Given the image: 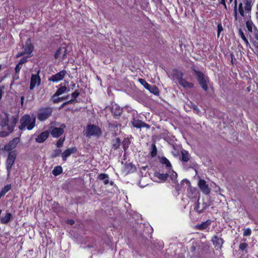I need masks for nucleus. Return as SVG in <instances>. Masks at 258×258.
I'll return each mask as SVG.
<instances>
[{
	"mask_svg": "<svg viewBox=\"0 0 258 258\" xmlns=\"http://www.w3.org/2000/svg\"><path fill=\"white\" fill-rule=\"evenodd\" d=\"M3 115L0 116V125L2 128L6 127L7 131L0 132V137H6L13 132L14 128L18 121V115L12 116L10 120L9 114L6 112H3Z\"/></svg>",
	"mask_w": 258,
	"mask_h": 258,
	"instance_id": "1",
	"label": "nucleus"
},
{
	"mask_svg": "<svg viewBox=\"0 0 258 258\" xmlns=\"http://www.w3.org/2000/svg\"><path fill=\"white\" fill-rule=\"evenodd\" d=\"M36 117H31L28 114H25L21 117L20 121V125L19 128L20 130H25L26 128L28 130H32L35 125Z\"/></svg>",
	"mask_w": 258,
	"mask_h": 258,
	"instance_id": "2",
	"label": "nucleus"
},
{
	"mask_svg": "<svg viewBox=\"0 0 258 258\" xmlns=\"http://www.w3.org/2000/svg\"><path fill=\"white\" fill-rule=\"evenodd\" d=\"M192 71L196 77L200 85L205 91H207L208 89V83H209V79L202 72L197 70L194 67H191Z\"/></svg>",
	"mask_w": 258,
	"mask_h": 258,
	"instance_id": "3",
	"label": "nucleus"
},
{
	"mask_svg": "<svg viewBox=\"0 0 258 258\" xmlns=\"http://www.w3.org/2000/svg\"><path fill=\"white\" fill-rule=\"evenodd\" d=\"M53 109L51 107L40 108L37 111V117L41 121H44L49 118L52 115Z\"/></svg>",
	"mask_w": 258,
	"mask_h": 258,
	"instance_id": "4",
	"label": "nucleus"
},
{
	"mask_svg": "<svg viewBox=\"0 0 258 258\" xmlns=\"http://www.w3.org/2000/svg\"><path fill=\"white\" fill-rule=\"evenodd\" d=\"M17 155V152L16 150L9 152L8 154L6 162L8 176H9L10 174L12 167L15 163Z\"/></svg>",
	"mask_w": 258,
	"mask_h": 258,
	"instance_id": "5",
	"label": "nucleus"
},
{
	"mask_svg": "<svg viewBox=\"0 0 258 258\" xmlns=\"http://www.w3.org/2000/svg\"><path fill=\"white\" fill-rule=\"evenodd\" d=\"M102 134L101 129L97 125L89 124L86 128V136L87 137L96 136L100 137Z\"/></svg>",
	"mask_w": 258,
	"mask_h": 258,
	"instance_id": "6",
	"label": "nucleus"
},
{
	"mask_svg": "<svg viewBox=\"0 0 258 258\" xmlns=\"http://www.w3.org/2000/svg\"><path fill=\"white\" fill-rule=\"evenodd\" d=\"M69 52L68 47L66 45L61 46L54 54V58L60 59L62 61L65 60L67 57V54Z\"/></svg>",
	"mask_w": 258,
	"mask_h": 258,
	"instance_id": "7",
	"label": "nucleus"
},
{
	"mask_svg": "<svg viewBox=\"0 0 258 258\" xmlns=\"http://www.w3.org/2000/svg\"><path fill=\"white\" fill-rule=\"evenodd\" d=\"M66 127V125L63 123L61 124L59 127L54 126H50L48 131L49 134L54 138H58L63 133V129Z\"/></svg>",
	"mask_w": 258,
	"mask_h": 258,
	"instance_id": "8",
	"label": "nucleus"
},
{
	"mask_svg": "<svg viewBox=\"0 0 258 258\" xmlns=\"http://www.w3.org/2000/svg\"><path fill=\"white\" fill-rule=\"evenodd\" d=\"M182 183L185 182L188 186L187 196L191 199H196L198 195L199 196V193L196 188L191 187L189 181L186 179H184L182 181Z\"/></svg>",
	"mask_w": 258,
	"mask_h": 258,
	"instance_id": "9",
	"label": "nucleus"
},
{
	"mask_svg": "<svg viewBox=\"0 0 258 258\" xmlns=\"http://www.w3.org/2000/svg\"><path fill=\"white\" fill-rule=\"evenodd\" d=\"M139 82L142 84L144 87L149 90L151 93L154 94V95H158L159 93V91L158 88L155 85H151L148 84L145 80L143 79H139Z\"/></svg>",
	"mask_w": 258,
	"mask_h": 258,
	"instance_id": "10",
	"label": "nucleus"
},
{
	"mask_svg": "<svg viewBox=\"0 0 258 258\" xmlns=\"http://www.w3.org/2000/svg\"><path fill=\"white\" fill-rule=\"evenodd\" d=\"M20 140L19 138H15L13 140L10 141L8 144L5 145L3 150L10 152L13 151L12 150L16 147L17 144L20 142Z\"/></svg>",
	"mask_w": 258,
	"mask_h": 258,
	"instance_id": "11",
	"label": "nucleus"
},
{
	"mask_svg": "<svg viewBox=\"0 0 258 258\" xmlns=\"http://www.w3.org/2000/svg\"><path fill=\"white\" fill-rule=\"evenodd\" d=\"M23 49H24L23 52L25 54L31 55L30 54L33 51L34 46L32 44L30 38H28L27 39V41L25 42V44L23 46Z\"/></svg>",
	"mask_w": 258,
	"mask_h": 258,
	"instance_id": "12",
	"label": "nucleus"
},
{
	"mask_svg": "<svg viewBox=\"0 0 258 258\" xmlns=\"http://www.w3.org/2000/svg\"><path fill=\"white\" fill-rule=\"evenodd\" d=\"M66 73L67 72L65 70H62L56 74L52 75L48 79V80L53 82H57L61 81L63 79Z\"/></svg>",
	"mask_w": 258,
	"mask_h": 258,
	"instance_id": "13",
	"label": "nucleus"
},
{
	"mask_svg": "<svg viewBox=\"0 0 258 258\" xmlns=\"http://www.w3.org/2000/svg\"><path fill=\"white\" fill-rule=\"evenodd\" d=\"M211 241L216 249H221L224 242L221 237L217 235H214L212 238Z\"/></svg>",
	"mask_w": 258,
	"mask_h": 258,
	"instance_id": "14",
	"label": "nucleus"
},
{
	"mask_svg": "<svg viewBox=\"0 0 258 258\" xmlns=\"http://www.w3.org/2000/svg\"><path fill=\"white\" fill-rule=\"evenodd\" d=\"M198 185L202 192L205 195H208L210 192V188L209 185L206 184L204 179H200L199 181Z\"/></svg>",
	"mask_w": 258,
	"mask_h": 258,
	"instance_id": "15",
	"label": "nucleus"
},
{
	"mask_svg": "<svg viewBox=\"0 0 258 258\" xmlns=\"http://www.w3.org/2000/svg\"><path fill=\"white\" fill-rule=\"evenodd\" d=\"M132 123L134 127L138 128H140L141 127L149 128L150 127V125L149 124H147L141 120L136 119L135 118L132 119Z\"/></svg>",
	"mask_w": 258,
	"mask_h": 258,
	"instance_id": "16",
	"label": "nucleus"
},
{
	"mask_svg": "<svg viewBox=\"0 0 258 258\" xmlns=\"http://www.w3.org/2000/svg\"><path fill=\"white\" fill-rule=\"evenodd\" d=\"M40 78L38 74L34 75L32 74L31 77L30 81V90H33L35 87L36 85H39L40 83Z\"/></svg>",
	"mask_w": 258,
	"mask_h": 258,
	"instance_id": "17",
	"label": "nucleus"
},
{
	"mask_svg": "<svg viewBox=\"0 0 258 258\" xmlns=\"http://www.w3.org/2000/svg\"><path fill=\"white\" fill-rule=\"evenodd\" d=\"M111 112L114 117L117 118L118 116H120L122 112V109L117 104L113 105L111 107Z\"/></svg>",
	"mask_w": 258,
	"mask_h": 258,
	"instance_id": "18",
	"label": "nucleus"
},
{
	"mask_svg": "<svg viewBox=\"0 0 258 258\" xmlns=\"http://www.w3.org/2000/svg\"><path fill=\"white\" fill-rule=\"evenodd\" d=\"M49 135L48 130L41 133L36 138V142L39 143L44 142L48 138Z\"/></svg>",
	"mask_w": 258,
	"mask_h": 258,
	"instance_id": "19",
	"label": "nucleus"
},
{
	"mask_svg": "<svg viewBox=\"0 0 258 258\" xmlns=\"http://www.w3.org/2000/svg\"><path fill=\"white\" fill-rule=\"evenodd\" d=\"M77 152V148L76 147L69 148L66 150L62 154L61 157L62 160L66 161L67 158L70 156L72 154Z\"/></svg>",
	"mask_w": 258,
	"mask_h": 258,
	"instance_id": "20",
	"label": "nucleus"
},
{
	"mask_svg": "<svg viewBox=\"0 0 258 258\" xmlns=\"http://www.w3.org/2000/svg\"><path fill=\"white\" fill-rule=\"evenodd\" d=\"M12 219V215L9 212H7L6 214L3 215L1 218L0 222L2 224H7Z\"/></svg>",
	"mask_w": 258,
	"mask_h": 258,
	"instance_id": "21",
	"label": "nucleus"
},
{
	"mask_svg": "<svg viewBox=\"0 0 258 258\" xmlns=\"http://www.w3.org/2000/svg\"><path fill=\"white\" fill-rule=\"evenodd\" d=\"M244 6V10L246 13L250 14L251 13V8L253 5V0H242Z\"/></svg>",
	"mask_w": 258,
	"mask_h": 258,
	"instance_id": "22",
	"label": "nucleus"
},
{
	"mask_svg": "<svg viewBox=\"0 0 258 258\" xmlns=\"http://www.w3.org/2000/svg\"><path fill=\"white\" fill-rule=\"evenodd\" d=\"M172 75L174 79H176L178 83L183 79V73L177 69H174L173 70Z\"/></svg>",
	"mask_w": 258,
	"mask_h": 258,
	"instance_id": "23",
	"label": "nucleus"
},
{
	"mask_svg": "<svg viewBox=\"0 0 258 258\" xmlns=\"http://www.w3.org/2000/svg\"><path fill=\"white\" fill-rule=\"evenodd\" d=\"M211 224V221L210 220H207V221L202 223L200 224L197 225L196 228L199 230H204L206 229Z\"/></svg>",
	"mask_w": 258,
	"mask_h": 258,
	"instance_id": "24",
	"label": "nucleus"
},
{
	"mask_svg": "<svg viewBox=\"0 0 258 258\" xmlns=\"http://www.w3.org/2000/svg\"><path fill=\"white\" fill-rule=\"evenodd\" d=\"M69 89H68V88L65 86H61L60 88H59L56 91V92L54 94V95L52 96V97H55L56 96H58L63 93H64L66 92H69Z\"/></svg>",
	"mask_w": 258,
	"mask_h": 258,
	"instance_id": "25",
	"label": "nucleus"
},
{
	"mask_svg": "<svg viewBox=\"0 0 258 258\" xmlns=\"http://www.w3.org/2000/svg\"><path fill=\"white\" fill-rule=\"evenodd\" d=\"M98 179L103 181L105 185L109 183V175L106 173H101L98 175Z\"/></svg>",
	"mask_w": 258,
	"mask_h": 258,
	"instance_id": "26",
	"label": "nucleus"
},
{
	"mask_svg": "<svg viewBox=\"0 0 258 258\" xmlns=\"http://www.w3.org/2000/svg\"><path fill=\"white\" fill-rule=\"evenodd\" d=\"M179 84L185 88H192L194 86L193 83L188 82L184 79L179 82Z\"/></svg>",
	"mask_w": 258,
	"mask_h": 258,
	"instance_id": "27",
	"label": "nucleus"
},
{
	"mask_svg": "<svg viewBox=\"0 0 258 258\" xmlns=\"http://www.w3.org/2000/svg\"><path fill=\"white\" fill-rule=\"evenodd\" d=\"M121 141L118 138H116L112 140V149L114 150H117L120 145Z\"/></svg>",
	"mask_w": 258,
	"mask_h": 258,
	"instance_id": "28",
	"label": "nucleus"
},
{
	"mask_svg": "<svg viewBox=\"0 0 258 258\" xmlns=\"http://www.w3.org/2000/svg\"><path fill=\"white\" fill-rule=\"evenodd\" d=\"M238 34L241 37L242 39L244 41L246 46L249 47V48H250V49H252L251 48L250 45L248 41V40L247 39V38L245 36L243 32V31L242 30V29L241 28H239L238 29Z\"/></svg>",
	"mask_w": 258,
	"mask_h": 258,
	"instance_id": "29",
	"label": "nucleus"
},
{
	"mask_svg": "<svg viewBox=\"0 0 258 258\" xmlns=\"http://www.w3.org/2000/svg\"><path fill=\"white\" fill-rule=\"evenodd\" d=\"M190 157V155L187 151L184 150L181 151V161L182 162H187L189 160Z\"/></svg>",
	"mask_w": 258,
	"mask_h": 258,
	"instance_id": "30",
	"label": "nucleus"
},
{
	"mask_svg": "<svg viewBox=\"0 0 258 258\" xmlns=\"http://www.w3.org/2000/svg\"><path fill=\"white\" fill-rule=\"evenodd\" d=\"M160 162L162 164L165 165L166 168L170 170L171 169V167H172L170 161L165 157H162L161 158Z\"/></svg>",
	"mask_w": 258,
	"mask_h": 258,
	"instance_id": "31",
	"label": "nucleus"
},
{
	"mask_svg": "<svg viewBox=\"0 0 258 258\" xmlns=\"http://www.w3.org/2000/svg\"><path fill=\"white\" fill-rule=\"evenodd\" d=\"M154 175L155 177L158 178L160 180L162 181H165L168 176H169V174L168 173H160L159 172H155L154 173Z\"/></svg>",
	"mask_w": 258,
	"mask_h": 258,
	"instance_id": "32",
	"label": "nucleus"
},
{
	"mask_svg": "<svg viewBox=\"0 0 258 258\" xmlns=\"http://www.w3.org/2000/svg\"><path fill=\"white\" fill-rule=\"evenodd\" d=\"M62 172V168L60 166H55L52 170V174L54 176H57L61 174Z\"/></svg>",
	"mask_w": 258,
	"mask_h": 258,
	"instance_id": "33",
	"label": "nucleus"
},
{
	"mask_svg": "<svg viewBox=\"0 0 258 258\" xmlns=\"http://www.w3.org/2000/svg\"><path fill=\"white\" fill-rule=\"evenodd\" d=\"M11 184H7L5 186L4 188L2 189V190L0 191V196H4L11 189Z\"/></svg>",
	"mask_w": 258,
	"mask_h": 258,
	"instance_id": "34",
	"label": "nucleus"
},
{
	"mask_svg": "<svg viewBox=\"0 0 258 258\" xmlns=\"http://www.w3.org/2000/svg\"><path fill=\"white\" fill-rule=\"evenodd\" d=\"M150 154L152 157H154L157 155V149L155 143L152 144L151 145Z\"/></svg>",
	"mask_w": 258,
	"mask_h": 258,
	"instance_id": "35",
	"label": "nucleus"
},
{
	"mask_svg": "<svg viewBox=\"0 0 258 258\" xmlns=\"http://www.w3.org/2000/svg\"><path fill=\"white\" fill-rule=\"evenodd\" d=\"M125 168L128 171H134L136 169V166L131 163H125Z\"/></svg>",
	"mask_w": 258,
	"mask_h": 258,
	"instance_id": "36",
	"label": "nucleus"
},
{
	"mask_svg": "<svg viewBox=\"0 0 258 258\" xmlns=\"http://www.w3.org/2000/svg\"><path fill=\"white\" fill-rule=\"evenodd\" d=\"M199 200H200V196H198V200L197 202L195 203V206L194 208V210L197 211L198 213L201 214L203 213L202 209L200 208V203H199Z\"/></svg>",
	"mask_w": 258,
	"mask_h": 258,
	"instance_id": "37",
	"label": "nucleus"
},
{
	"mask_svg": "<svg viewBox=\"0 0 258 258\" xmlns=\"http://www.w3.org/2000/svg\"><path fill=\"white\" fill-rule=\"evenodd\" d=\"M246 26L248 31L250 32H252V27L254 26V24L251 20H247L246 22Z\"/></svg>",
	"mask_w": 258,
	"mask_h": 258,
	"instance_id": "38",
	"label": "nucleus"
},
{
	"mask_svg": "<svg viewBox=\"0 0 258 258\" xmlns=\"http://www.w3.org/2000/svg\"><path fill=\"white\" fill-rule=\"evenodd\" d=\"M172 181V182L176 183L177 182V173L174 172L173 170L171 171V173L169 175Z\"/></svg>",
	"mask_w": 258,
	"mask_h": 258,
	"instance_id": "39",
	"label": "nucleus"
},
{
	"mask_svg": "<svg viewBox=\"0 0 258 258\" xmlns=\"http://www.w3.org/2000/svg\"><path fill=\"white\" fill-rule=\"evenodd\" d=\"M190 107L193 109V110L196 113L198 114L200 112V110L198 108V106L192 102H190Z\"/></svg>",
	"mask_w": 258,
	"mask_h": 258,
	"instance_id": "40",
	"label": "nucleus"
},
{
	"mask_svg": "<svg viewBox=\"0 0 258 258\" xmlns=\"http://www.w3.org/2000/svg\"><path fill=\"white\" fill-rule=\"evenodd\" d=\"M69 98V95H67L66 96L62 97H58L57 98L54 99L53 100V102L54 103H58L63 100L68 99Z\"/></svg>",
	"mask_w": 258,
	"mask_h": 258,
	"instance_id": "41",
	"label": "nucleus"
},
{
	"mask_svg": "<svg viewBox=\"0 0 258 258\" xmlns=\"http://www.w3.org/2000/svg\"><path fill=\"white\" fill-rule=\"evenodd\" d=\"M61 152V150L59 149H56L54 150L51 155V158H54L57 157L60 155Z\"/></svg>",
	"mask_w": 258,
	"mask_h": 258,
	"instance_id": "42",
	"label": "nucleus"
},
{
	"mask_svg": "<svg viewBox=\"0 0 258 258\" xmlns=\"http://www.w3.org/2000/svg\"><path fill=\"white\" fill-rule=\"evenodd\" d=\"M31 56L32 55H27L23 57L22 59L20 60L18 63H19V64L22 65L23 64L26 63L28 61V58Z\"/></svg>",
	"mask_w": 258,
	"mask_h": 258,
	"instance_id": "43",
	"label": "nucleus"
},
{
	"mask_svg": "<svg viewBox=\"0 0 258 258\" xmlns=\"http://www.w3.org/2000/svg\"><path fill=\"white\" fill-rule=\"evenodd\" d=\"M239 12L242 17L244 16V11L243 8V5L242 3H240L238 8Z\"/></svg>",
	"mask_w": 258,
	"mask_h": 258,
	"instance_id": "44",
	"label": "nucleus"
},
{
	"mask_svg": "<svg viewBox=\"0 0 258 258\" xmlns=\"http://www.w3.org/2000/svg\"><path fill=\"white\" fill-rule=\"evenodd\" d=\"M223 27L221 23H219L217 25V35L218 37H219L220 33L223 31Z\"/></svg>",
	"mask_w": 258,
	"mask_h": 258,
	"instance_id": "45",
	"label": "nucleus"
},
{
	"mask_svg": "<svg viewBox=\"0 0 258 258\" xmlns=\"http://www.w3.org/2000/svg\"><path fill=\"white\" fill-rule=\"evenodd\" d=\"M80 91L78 90H77L76 91H75L72 94V97L74 98L73 99H75V101H76V99L77 97H78L80 95Z\"/></svg>",
	"mask_w": 258,
	"mask_h": 258,
	"instance_id": "46",
	"label": "nucleus"
},
{
	"mask_svg": "<svg viewBox=\"0 0 258 258\" xmlns=\"http://www.w3.org/2000/svg\"><path fill=\"white\" fill-rule=\"evenodd\" d=\"M251 233V231L250 228H247L246 229H244L243 232V236H249Z\"/></svg>",
	"mask_w": 258,
	"mask_h": 258,
	"instance_id": "47",
	"label": "nucleus"
},
{
	"mask_svg": "<svg viewBox=\"0 0 258 258\" xmlns=\"http://www.w3.org/2000/svg\"><path fill=\"white\" fill-rule=\"evenodd\" d=\"M234 18L236 20L237 19V0H234Z\"/></svg>",
	"mask_w": 258,
	"mask_h": 258,
	"instance_id": "48",
	"label": "nucleus"
},
{
	"mask_svg": "<svg viewBox=\"0 0 258 258\" xmlns=\"http://www.w3.org/2000/svg\"><path fill=\"white\" fill-rule=\"evenodd\" d=\"M64 140V139H61V138L59 139L57 143H56V146L58 147V148H60L62 146V144H63V141Z\"/></svg>",
	"mask_w": 258,
	"mask_h": 258,
	"instance_id": "49",
	"label": "nucleus"
},
{
	"mask_svg": "<svg viewBox=\"0 0 258 258\" xmlns=\"http://www.w3.org/2000/svg\"><path fill=\"white\" fill-rule=\"evenodd\" d=\"M247 246L248 245L246 243H241L239 245V249L241 250H244Z\"/></svg>",
	"mask_w": 258,
	"mask_h": 258,
	"instance_id": "50",
	"label": "nucleus"
},
{
	"mask_svg": "<svg viewBox=\"0 0 258 258\" xmlns=\"http://www.w3.org/2000/svg\"><path fill=\"white\" fill-rule=\"evenodd\" d=\"M209 205H208L207 204V203L206 202H203L202 203V210H203V212H204V211L207 209L208 207H209Z\"/></svg>",
	"mask_w": 258,
	"mask_h": 258,
	"instance_id": "51",
	"label": "nucleus"
},
{
	"mask_svg": "<svg viewBox=\"0 0 258 258\" xmlns=\"http://www.w3.org/2000/svg\"><path fill=\"white\" fill-rule=\"evenodd\" d=\"M200 246L199 245H192V246L190 248V251L192 252H195L197 248H199Z\"/></svg>",
	"mask_w": 258,
	"mask_h": 258,
	"instance_id": "52",
	"label": "nucleus"
},
{
	"mask_svg": "<svg viewBox=\"0 0 258 258\" xmlns=\"http://www.w3.org/2000/svg\"><path fill=\"white\" fill-rule=\"evenodd\" d=\"M21 66H22V65L19 64V63H18V64L16 65V67H15V72H16V73H17V74L19 73L20 71V70H21Z\"/></svg>",
	"mask_w": 258,
	"mask_h": 258,
	"instance_id": "53",
	"label": "nucleus"
},
{
	"mask_svg": "<svg viewBox=\"0 0 258 258\" xmlns=\"http://www.w3.org/2000/svg\"><path fill=\"white\" fill-rule=\"evenodd\" d=\"M197 166H198V165H197V164L196 163H195V162H192L191 163V162L190 164V166H189V167L196 170V169L197 168Z\"/></svg>",
	"mask_w": 258,
	"mask_h": 258,
	"instance_id": "54",
	"label": "nucleus"
},
{
	"mask_svg": "<svg viewBox=\"0 0 258 258\" xmlns=\"http://www.w3.org/2000/svg\"><path fill=\"white\" fill-rule=\"evenodd\" d=\"M24 55H26L24 52L23 51L22 52H19L18 54H17V55H16V58H19L21 56H22Z\"/></svg>",
	"mask_w": 258,
	"mask_h": 258,
	"instance_id": "55",
	"label": "nucleus"
},
{
	"mask_svg": "<svg viewBox=\"0 0 258 258\" xmlns=\"http://www.w3.org/2000/svg\"><path fill=\"white\" fill-rule=\"evenodd\" d=\"M75 102V99H72L68 101L65 102V103L66 104V105H68L70 104H72V103H74Z\"/></svg>",
	"mask_w": 258,
	"mask_h": 258,
	"instance_id": "56",
	"label": "nucleus"
},
{
	"mask_svg": "<svg viewBox=\"0 0 258 258\" xmlns=\"http://www.w3.org/2000/svg\"><path fill=\"white\" fill-rule=\"evenodd\" d=\"M220 4L223 5L224 6V7L226 9H227L226 5L225 3V0H220Z\"/></svg>",
	"mask_w": 258,
	"mask_h": 258,
	"instance_id": "57",
	"label": "nucleus"
},
{
	"mask_svg": "<svg viewBox=\"0 0 258 258\" xmlns=\"http://www.w3.org/2000/svg\"><path fill=\"white\" fill-rule=\"evenodd\" d=\"M172 153H173V155L175 157L178 156L179 155L178 152L175 150H174V151L172 152Z\"/></svg>",
	"mask_w": 258,
	"mask_h": 258,
	"instance_id": "58",
	"label": "nucleus"
},
{
	"mask_svg": "<svg viewBox=\"0 0 258 258\" xmlns=\"http://www.w3.org/2000/svg\"><path fill=\"white\" fill-rule=\"evenodd\" d=\"M67 223H68V224H69L70 225H73L74 224L75 222L74 220L70 219V220H68Z\"/></svg>",
	"mask_w": 258,
	"mask_h": 258,
	"instance_id": "59",
	"label": "nucleus"
},
{
	"mask_svg": "<svg viewBox=\"0 0 258 258\" xmlns=\"http://www.w3.org/2000/svg\"><path fill=\"white\" fill-rule=\"evenodd\" d=\"M66 105H66V104L65 103V102H64L63 103H62V104H61V105L59 107L58 109H59V110H60V109H62V108H63V107L64 106H66Z\"/></svg>",
	"mask_w": 258,
	"mask_h": 258,
	"instance_id": "60",
	"label": "nucleus"
},
{
	"mask_svg": "<svg viewBox=\"0 0 258 258\" xmlns=\"http://www.w3.org/2000/svg\"><path fill=\"white\" fill-rule=\"evenodd\" d=\"M175 189H176V190L177 191H179L180 190V186L179 185L177 184L176 187H175Z\"/></svg>",
	"mask_w": 258,
	"mask_h": 258,
	"instance_id": "61",
	"label": "nucleus"
},
{
	"mask_svg": "<svg viewBox=\"0 0 258 258\" xmlns=\"http://www.w3.org/2000/svg\"><path fill=\"white\" fill-rule=\"evenodd\" d=\"M253 44L254 45V46L256 48V46L258 45V42H256V41H253Z\"/></svg>",
	"mask_w": 258,
	"mask_h": 258,
	"instance_id": "62",
	"label": "nucleus"
},
{
	"mask_svg": "<svg viewBox=\"0 0 258 258\" xmlns=\"http://www.w3.org/2000/svg\"><path fill=\"white\" fill-rule=\"evenodd\" d=\"M24 99V96H22V97H21V104H22V105H23V104Z\"/></svg>",
	"mask_w": 258,
	"mask_h": 258,
	"instance_id": "63",
	"label": "nucleus"
},
{
	"mask_svg": "<svg viewBox=\"0 0 258 258\" xmlns=\"http://www.w3.org/2000/svg\"><path fill=\"white\" fill-rule=\"evenodd\" d=\"M254 38L258 40V33L254 34Z\"/></svg>",
	"mask_w": 258,
	"mask_h": 258,
	"instance_id": "64",
	"label": "nucleus"
}]
</instances>
